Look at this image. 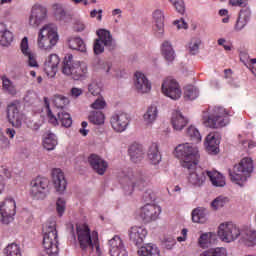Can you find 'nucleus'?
Here are the masks:
<instances>
[{
    "label": "nucleus",
    "mask_w": 256,
    "mask_h": 256,
    "mask_svg": "<svg viewBox=\"0 0 256 256\" xmlns=\"http://www.w3.org/2000/svg\"><path fill=\"white\" fill-rule=\"evenodd\" d=\"M200 45H201V39L193 38L188 45V51L190 55H197V53H199Z\"/></svg>",
    "instance_id": "8fccbe9b"
},
{
    "label": "nucleus",
    "mask_w": 256,
    "mask_h": 256,
    "mask_svg": "<svg viewBox=\"0 0 256 256\" xmlns=\"http://www.w3.org/2000/svg\"><path fill=\"white\" fill-rule=\"evenodd\" d=\"M13 42V33L7 29L4 23H0V45L7 47Z\"/></svg>",
    "instance_id": "c9c22d12"
},
{
    "label": "nucleus",
    "mask_w": 256,
    "mask_h": 256,
    "mask_svg": "<svg viewBox=\"0 0 256 256\" xmlns=\"http://www.w3.org/2000/svg\"><path fill=\"white\" fill-rule=\"evenodd\" d=\"M138 256H161V250L157 244L148 243L137 250Z\"/></svg>",
    "instance_id": "2f4dec72"
},
{
    "label": "nucleus",
    "mask_w": 256,
    "mask_h": 256,
    "mask_svg": "<svg viewBox=\"0 0 256 256\" xmlns=\"http://www.w3.org/2000/svg\"><path fill=\"white\" fill-rule=\"evenodd\" d=\"M52 183L56 193L63 195L67 191V178L65 173L60 168H54L52 170Z\"/></svg>",
    "instance_id": "a211bd4d"
},
{
    "label": "nucleus",
    "mask_w": 256,
    "mask_h": 256,
    "mask_svg": "<svg viewBox=\"0 0 256 256\" xmlns=\"http://www.w3.org/2000/svg\"><path fill=\"white\" fill-rule=\"evenodd\" d=\"M193 223H206L207 222V209L198 207L192 211Z\"/></svg>",
    "instance_id": "58836bf2"
},
{
    "label": "nucleus",
    "mask_w": 256,
    "mask_h": 256,
    "mask_svg": "<svg viewBox=\"0 0 256 256\" xmlns=\"http://www.w3.org/2000/svg\"><path fill=\"white\" fill-rule=\"evenodd\" d=\"M161 215V206L156 204H146L141 209L140 217L145 221V223H151V221H156Z\"/></svg>",
    "instance_id": "6ab92c4d"
},
{
    "label": "nucleus",
    "mask_w": 256,
    "mask_h": 256,
    "mask_svg": "<svg viewBox=\"0 0 256 256\" xmlns=\"http://www.w3.org/2000/svg\"><path fill=\"white\" fill-rule=\"evenodd\" d=\"M173 7L176 9L177 13L180 15H185V2L183 0H169Z\"/></svg>",
    "instance_id": "864d4df0"
},
{
    "label": "nucleus",
    "mask_w": 256,
    "mask_h": 256,
    "mask_svg": "<svg viewBox=\"0 0 256 256\" xmlns=\"http://www.w3.org/2000/svg\"><path fill=\"white\" fill-rule=\"evenodd\" d=\"M108 245L111 256H128L125 244H123L121 237L115 235L108 241Z\"/></svg>",
    "instance_id": "412c9836"
},
{
    "label": "nucleus",
    "mask_w": 256,
    "mask_h": 256,
    "mask_svg": "<svg viewBox=\"0 0 256 256\" xmlns=\"http://www.w3.org/2000/svg\"><path fill=\"white\" fill-rule=\"evenodd\" d=\"M176 243L177 241L175 240V238H173V236H167L163 239L162 246L164 247V249H173Z\"/></svg>",
    "instance_id": "13d9d810"
},
{
    "label": "nucleus",
    "mask_w": 256,
    "mask_h": 256,
    "mask_svg": "<svg viewBox=\"0 0 256 256\" xmlns=\"http://www.w3.org/2000/svg\"><path fill=\"white\" fill-rule=\"evenodd\" d=\"M88 162L93 171L98 175H105V171H107V167H109L107 161L96 154H91L88 158Z\"/></svg>",
    "instance_id": "b1692460"
},
{
    "label": "nucleus",
    "mask_w": 256,
    "mask_h": 256,
    "mask_svg": "<svg viewBox=\"0 0 256 256\" xmlns=\"http://www.w3.org/2000/svg\"><path fill=\"white\" fill-rule=\"evenodd\" d=\"M30 195L33 199H45L49 195V179L46 177H37L31 181Z\"/></svg>",
    "instance_id": "9d476101"
},
{
    "label": "nucleus",
    "mask_w": 256,
    "mask_h": 256,
    "mask_svg": "<svg viewBox=\"0 0 256 256\" xmlns=\"http://www.w3.org/2000/svg\"><path fill=\"white\" fill-rule=\"evenodd\" d=\"M251 173H253V160L251 158H243L239 164L234 165L233 171L229 170L231 182L240 187H243V183L247 181Z\"/></svg>",
    "instance_id": "0eeeda50"
},
{
    "label": "nucleus",
    "mask_w": 256,
    "mask_h": 256,
    "mask_svg": "<svg viewBox=\"0 0 256 256\" xmlns=\"http://www.w3.org/2000/svg\"><path fill=\"white\" fill-rule=\"evenodd\" d=\"M53 103L56 109H59V111H63L67 105H69V98L63 96V95H55L53 97Z\"/></svg>",
    "instance_id": "a18cd8bd"
},
{
    "label": "nucleus",
    "mask_w": 256,
    "mask_h": 256,
    "mask_svg": "<svg viewBox=\"0 0 256 256\" xmlns=\"http://www.w3.org/2000/svg\"><path fill=\"white\" fill-rule=\"evenodd\" d=\"M147 157L151 165H159V163H161L163 157L161 155V151H159V144L152 143L149 146Z\"/></svg>",
    "instance_id": "c756f323"
},
{
    "label": "nucleus",
    "mask_w": 256,
    "mask_h": 256,
    "mask_svg": "<svg viewBox=\"0 0 256 256\" xmlns=\"http://www.w3.org/2000/svg\"><path fill=\"white\" fill-rule=\"evenodd\" d=\"M162 93L166 97H169L170 99H173L174 101H177V99H181V87L179 86V82L175 80L173 77H167L162 82Z\"/></svg>",
    "instance_id": "ddd939ff"
},
{
    "label": "nucleus",
    "mask_w": 256,
    "mask_h": 256,
    "mask_svg": "<svg viewBox=\"0 0 256 256\" xmlns=\"http://www.w3.org/2000/svg\"><path fill=\"white\" fill-rule=\"evenodd\" d=\"M229 201L227 197L219 196L216 199H214L211 203V206L217 210L221 209V207H225V204Z\"/></svg>",
    "instance_id": "603ef678"
},
{
    "label": "nucleus",
    "mask_w": 256,
    "mask_h": 256,
    "mask_svg": "<svg viewBox=\"0 0 256 256\" xmlns=\"http://www.w3.org/2000/svg\"><path fill=\"white\" fill-rule=\"evenodd\" d=\"M240 239L247 247L256 245V231L251 228H244L241 230Z\"/></svg>",
    "instance_id": "7c9ffc66"
},
{
    "label": "nucleus",
    "mask_w": 256,
    "mask_h": 256,
    "mask_svg": "<svg viewBox=\"0 0 256 256\" xmlns=\"http://www.w3.org/2000/svg\"><path fill=\"white\" fill-rule=\"evenodd\" d=\"M199 97V90L193 85H188L184 88V98L188 101H194Z\"/></svg>",
    "instance_id": "c03bdc74"
},
{
    "label": "nucleus",
    "mask_w": 256,
    "mask_h": 256,
    "mask_svg": "<svg viewBox=\"0 0 256 256\" xmlns=\"http://www.w3.org/2000/svg\"><path fill=\"white\" fill-rule=\"evenodd\" d=\"M218 237L224 243H233L241 237V229L233 222H225L218 227Z\"/></svg>",
    "instance_id": "1a4fd4ad"
},
{
    "label": "nucleus",
    "mask_w": 256,
    "mask_h": 256,
    "mask_svg": "<svg viewBox=\"0 0 256 256\" xmlns=\"http://www.w3.org/2000/svg\"><path fill=\"white\" fill-rule=\"evenodd\" d=\"M58 123H61L62 127H71L73 125V119L71 114L67 113L65 110H59L57 113Z\"/></svg>",
    "instance_id": "37998d69"
},
{
    "label": "nucleus",
    "mask_w": 256,
    "mask_h": 256,
    "mask_svg": "<svg viewBox=\"0 0 256 256\" xmlns=\"http://www.w3.org/2000/svg\"><path fill=\"white\" fill-rule=\"evenodd\" d=\"M7 119L12 127L16 129L21 128L23 125V113L21 112V105L17 103H11L7 107Z\"/></svg>",
    "instance_id": "dca6fc26"
},
{
    "label": "nucleus",
    "mask_w": 256,
    "mask_h": 256,
    "mask_svg": "<svg viewBox=\"0 0 256 256\" xmlns=\"http://www.w3.org/2000/svg\"><path fill=\"white\" fill-rule=\"evenodd\" d=\"M134 87L137 93L144 95L145 93H149L151 91V81L147 78V76L142 72H136L134 74Z\"/></svg>",
    "instance_id": "aec40b11"
},
{
    "label": "nucleus",
    "mask_w": 256,
    "mask_h": 256,
    "mask_svg": "<svg viewBox=\"0 0 256 256\" xmlns=\"http://www.w3.org/2000/svg\"><path fill=\"white\" fill-rule=\"evenodd\" d=\"M203 123L206 127H210L211 129L226 127L229 125V113L221 106L210 108L208 112L203 115Z\"/></svg>",
    "instance_id": "423d86ee"
},
{
    "label": "nucleus",
    "mask_w": 256,
    "mask_h": 256,
    "mask_svg": "<svg viewBox=\"0 0 256 256\" xmlns=\"http://www.w3.org/2000/svg\"><path fill=\"white\" fill-rule=\"evenodd\" d=\"M207 177L209 178L213 187H225V185H227V182L225 181V176H223V174H221L217 170H207Z\"/></svg>",
    "instance_id": "72a5a7b5"
},
{
    "label": "nucleus",
    "mask_w": 256,
    "mask_h": 256,
    "mask_svg": "<svg viewBox=\"0 0 256 256\" xmlns=\"http://www.w3.org/2000/svg\"><path fill=\"white\" fill-rule=\"evenodd\" d=\"M216 238L217 235L213 232L202 233L198 239V245L202 249H207L208 247H211Z\"/></svg>",
    "instance_id": "4c0bfd02"
},
{
    "label": "nucleus",
    "mask_w": 256,
    "mask_h": 256,
    "mask_svg": "<svg viewBox=\"0 0 256 256\" xmlns=\"http://www.w3.org/2000/svg\"><path fill=\"white\" fill-rule=\"evenodd\" d=\"M130 241L139 247V245H143L145 241V237H147V229L143 226H133L128 231Z\"/></svg>",
    "instance_id": "4be33fe9"
},
{
    "label": "nucleus",
    "mask_w": 256,
    "mask_h": 256,
    "mask_svg": "<svg viewBox=\"0 0 256 256\" xmlns=\"http://www.w3.org/2000/svg\"><path fill=\"white\" fill-rule=\"evenodd\" d=\"M68 45L70 49H74L75 51H81V53H85L87 51V46L83 39L79 37H73L68 40Z\"/></svg>",
    "instance_id": "ea45409f"
},
{
    "label": "nucleus",
    "mask_w": 256,
    "mask_h": 256,
    "mask_svg": "<svg viewBox=\"0 0 256 256\" xmlns=\"http://www.w3.org/2000/svg\"><path fill=\"white\" fill-rule=\"evenodd\" d=\"M17 204L13 198H6L0 204V222L2 225L13 223L15 214L17 213Z\"/></svg>",
    "instance_id": "f8f14e48"
},
{
    "label": "nucleus",
    "mask_w": 256,
    "mask_h": 256,
    "mask_svg": "<svg viewBox=\"0 0 256 256\" xmlns=\"http://www.w3.org/2000/svg\"><path fill=\"white\" fill-rule=\"evenodd\" d=\"M105 105H107V103L105 102V100L103 98H98L96 99L92 104H91V108L92 109H96V110H101V109H105Z\"/></svg>",
    "instance_id": "052dcab7"
},
{
    "label": "nucleus",
    "mask_w": 256,
    "mask_h": 256,
    "mask_svg": "<svg viewBox=\"0 0 256 256\" xmlns=\"http://www.w3.org/2000/svg\"><path fill=\"white\" fill-rule=\"evenodd\" d=\"M59 42L57 25L45 24L38 32L37 46L42 51H51Z\"/></svg>",
    "instance_id": "39448f33"
},
{
    "label": "nucleus",
    "mask_w": 256,
    "mask_h": 256,
    "mask_svg": "<svg viewBox=\"0 0 256 256\" xmlns=\"http://www.w3.org/2000/svg\"><path fill=\"white\" fill-rule=\"evenodd\" d=\"M173 25L175 27H177V29H188L189 25L187 24V22H185V20L183 18L179 19V20H175L173 22Z\"/></svg>",
    "instance_id": "338daca9"
},
{
    "label": "nucleus",
    "mask_w": 256,
    "mask_h": 256,
    "mask_svg": "<svg viewBox=\"0 0 256 256\" xmlns=\"http://www.w3.org/2000/svg\"><path fill=\"white\" fill-rule=\"evenodd\" d=\"M88 91L91 93V95L97 96L101 94V85H99V82L92 81L88 85Z\"/></svg>",
    "instance_id": "4d7b16f0"
},
{
    "label": "nucleus",
    "mask_w": 256,
    "mask_h": 256,
    "mask_svg": "<svg viewBox=\"0 0 256 256\" xmlns=\"http://www.w3.org/2000/svg\"><path fill=\"white\" fill-rule=\"evenodd\" d=\"M4 253L6 256H21V247L19 244H9L5 249Z\"/></svg>",
    "instance_id": "09e8293b"
},
{
    "label": "nucleus",
    "mask_w": 256,
    "mask_h": 256,
    "mask_svg": "<svg viewBox=\"0 0 256 256\" xmlns=\"http://www.w3.org/2000/svg\"><path fill=\"white\" fill-rule=\"evenodd\" d=\"M240 19H243L244 21H246L247 23H249L250 19H251V9L249 8H243L238 16Z\"/></svg>",
    "instance_id": "680f3d73"
},
{
    "label": "nucleus",
    "mask_w": 256,
    "mask_h": 256,
    "mask_svg": "<svg viewBox=\"0 0 256 256\" xmlns=\"http://www.w3.org/2000/svg\"><path fill=\"white\" fill-rule=\"evenodd\" d=\"M142 199L146 203H148L149 201H155V193L153 192L152 189L148 188L143 192Z\"/></svg>",
    "instance_id": "bf43d9fd"
},
{
    "label": "nucleus",
    "mask_w": 256,
    "mask_h": 256,
    "mask_svg": "<svg viewBox=\"0 0 256 256\" xmlns=\"http://www.w3.org/2000/svg\"><path fill=\"white\" fill-rule=\"evenodd\" d=\"M129 115L125 112H116L110 118V125L116 133H123L129 127Z\"/></svg>",
    "instance_id": "f3484780"
},
{
    "label": "nucleus",
    "mask_w": 256,
    "mask_h": 256,
    "mask_svg": "<svg viewBox=\"0 0 256 256\" xmlns=\"http://www.w3.org/2000/svg\"><path fill=\"white\" fill-rule=\"evenodd\" d=\"M1 81L3 93L10 95L11 97H15V95H17V84L5 75L1 76Z\"/></svg>",
    "instance_id": "473e14b6"
},
{
    "label": "nucleus",
    "mask_w": 256,
    "mask_h": 256,
    "mask_svg": "<svg viewBox=\"0 0 256 256\" xmlns=\"http://www.w3.org/2000/svg\"><path fill=\"white\" fill-rule=\"evenodd\" d=\"M186 136H188L191 141H194V143H201V133H199V130L195 126L187 128Z\"/></svg>",
    "instance_id": "49530a36"
},
{
    "label": "nucleus",
    "mask_w": 256,
    "mask_h": 256,
    "mask_svg": "<svg viewBox=\"0 0 256 256\" xmlns=\"http://www.w3.org/2000/svg\"><path fill=\"white\" fill-rule=\"evenodd\" d=\"M59 63L61 60L57 54H51L44 62V71L48 77H55L59 71Z\"/></svg>",
    "instance_id": "5701e85b"
},
{
    "label": "nucleus",
    "mask_w": 256,
    "mask_h": 256,
    "mask_svg": "<svg viewBox=\"0 0 256 256\" xmlns=\"http://www.w3.org/2000/svg\"><path fill=\"white\" fill-rule=\"evenodd\" d=\"M188 174V183L194 189H201L205 182L207 181V170H201V168L197 167L195 164L194 168L187 169Z\"/></svg>",
    "instance_id": "2eb2a0df"
},
{
    "label": "nucleus",
    "mask_w": 256,
    "mask_h": 256,
    "mask_svg": "<svg viewBox=\"0 0 256 256\" xmlns=\"http://www.w3.org/2000/svg\"><path fill=\"white\" fill-rule=\"evenodd\" d=\"M121 185L125 195H132L135 189H143L147 185V181L143 174L131 172L122 178Z\"/></svg>",
    "instance_id": "6e6552de"
},
{
    "label": "nucleus",
    "mask_w": 256,
    "mask_h": 256,
    "mask_svg": "<svg viewBox=\"0 0 256 256\" xmlns=\"http://www.w3.org/2000/svg\"><path fill=\"white\" fill-rule=\"evenodd\" d=\"M43 247L49 256L59 255V236L57 235V224L51 221L43 227Z\"/></svg>",
    "instance_id": "7ed1b4c3"
},
{
    "label": "nucleus",
    "mask_w": 256,
    "mask_h": 256,
    "mask_svg": "<svg viewBox=\"0 0 256 256\" xmlns=\"http://www.w3.org/2000/svg\"><path fill=\"white\" fill-rule=\"evenodd\" d=\"M62 73L74 81H83L89 77V68L85 62H73V55L64 58Z\"/></svg>",
    "instance_id": "20e7f679"
},
{
    "label": "nucleus",
    "mask_w": 256,
    "mask_h": 256,
    "mask_svg": "<svg viewBox=\"0 0 256 256\" xmlns=\"http://www.w3.org/2000/svg\"><path fill=\"white\" fill-rule=\"evenodd\" d=\"M35 99H37V94L33 91H28L24 97L25 103H29L30 105L35 103Z\"/></svg>",
    "instance_id": "e2e57ef3"
},
{
    "label": "nucleus",
    "mask_w": 256,
    "mask_h": 256,
    "mask_svg": "<svg viewBox=\"0 0 256 256\" xmlns=\"http://www.w3.org/2000/svg\"><path fill=\"white\" fill-rule=\"evenodd\" d=\"M158 115H159V110H157V106L155 105L149 106L143 115V121L145 125H153V123L157 121Z\"/></svg>",
    "instance_id": "e433bc0d"
},
{
    "label": "nucleus",
    "mask_w": 256,
    "mask_h": 256,
    "mask_svg": "<svg viewBox=\"0 0 256 256\" xmlns=\"http://www.w3.org/2000/svg\"><path fill=\"white\" fill-rule=\"evenodd\" d=\"M128 154L132 163H141L145 158V149H143V145L134 143L130 145Z\"/></svg>",
    "instance_id": "bb28decb"
},
{
    "label": "nucleus",
    "mask_w": 256,
    "mask_h": 256,
    "mask_svg": "<svg viewBox=\"0 0 256 256\" xmlns=\"http://www.w3.org/2000/svg\"><path fill=\"white\" fill-rule=\"evenodd\" d=\"M74 29L78 33H81V31H85V24L81 20H76L74 23Z\"/></svg>",
    "instance_id": "774afa93"
},
{
    "label": "nucleus",
    "mask_w": 256,
    "mask_h": 256,
    "mask_svg": "<svg viewBox=\"0 0 256 256\" xmlns=\"http://www.w3.org/2000/svg\"><path fill=\"white\" fill-rule=\"evenodd\" d=\"M44 106L46 108L49 123H51L52 125H59V116L55 117V115H53V112L51 111V106L49 104V98L47 97H44Z\"/></svg>",
    "instance_id": "de8ad7c7"
},
{
    "label": "nucleus",
    "mask_w": 256,
    "mask_h": 256,
    "mask_svg": "<svg viewBox=\"0 0 256 256\" xmlns=\"http://www.w3.org/2000/svg\"><path fill=\"white\" fill-rule=\"evenodd\" d=\"M153 20H154V32L156 37H163V34L165 33V16L163 15V11L156 10L152 14Z\"/></svg>",
    "instance_id": "a878e982"
},
{
    "label": "nucleus",
    "mask_w": 256,
    "mask_h": 256,
    "mask_svg": "<svg viewBox=\"0 0 256 256\" xmlns=\"http://www.w3.org/2000/svg\"><path fill=\"white\" fill-rule=\"evenodd\" d=\"M76 235L83 255L91 256V253H95L98 256L103 255L101 246H99V234L97 231L91 232V229L86 224H77Z\"/></svg>",
    "instance_id": "f257e3e1"
},
{
    "label": "nucleus",
    "mask_w": 256,
    "mask_h": 256,
    "mask_svg": "<svg viewBox=\"0 0 256 256\" xmlns=\"http://www.w3.org/2000/svg\"><path fill=\"white\" fill-rule=\"evenodd\" d=\"M161 53L168 63H173V61H175V50L169 40H165L161 44Z\"/></svg>",
    "instance_id": "f704fd0d"
},
{
    "label": "nucleus",
    "mask_w": 256,
    "mask_h": 256,
    "mask_svg": "<svg viewBox=\"0 0 256 256\" xmlns=\"http://www.w3.org/2000/svg\"><path fill=\"white\" fill-rule=\"evenodd\" d=\"M53 9L55 17L59 19V21H63V19H65V16L67 15L65 9H63V6L61 4H54Z\"/></svg>",
    "instance_id": "3c124183"
},
{
    "label": "nucleus",
    "mask_w": 256,
    "mask_h": 256,
    "mask_svg": "<svg viewBox=\"0 0 256 256\" xmlns=\"http://www.w3.org/2000/svg\"><path fill=\"white\" fill-rule=\"evenodd\" d=\"M187 123H189V121L187 120V118H185V116H183L181 111L174 110L172 112L171 125L174 131H182L183 128L187 125Z\"/></svg>",
    "instance_id": "cd10ccee"
},
{
    "label": "nucleus",
    "mask_w": 256,
    "mask_h": 256,
    "mask_svg": "<svg viewBox=\"0 0 256 256\" xmlns=\"http://www.w3.org/2000/svg\"><path fill=\"white\" fill-rule=\"evenodd\" d=\"M213 256H227V249L223 247L211 248Z\"/></svg>",
    "instance_id": "69168bd1"
},
{
    "label": "nucleus",
    "mask_w": 256,
    "mask_h": 256,
    "mask_svg": "<svg viewBox=\"0 0 256 256\" xmlns=\"http://www.w3.org/2000/svg\"><path fill=\"white\" fill-rule=\"evenodd\" d=\"M98 39L94 42V53L95 55H101L105 51V47L108 49H115V40L111 32L105 29L97 31Z\"/></svg>",
    "instance_id": "9b49d317"
},
{
    "label": "nucleus",
    "mask_w": 256,
    "mask_h": 256,
    "mask_svg": "<svg viewBox=\"0 0 256 256\" xmlns=\"http://www.w3.org/2000/svg\"><path fill=\"white\" fill-rule=\"evenodd\" d=\"M47 20V8L41 4H35L30 12L28 23L30 27L37 29Z\"/></svg>",
    "instance_id": "4468645a"
},
{
    "label": "nucleus",
    "mask_w": 256,
    "mask_h": 256,
    "mask_svg": "<svg viewBox=\"0 0 256 256\" xmlns=\"http://www.w3.org/2000/svg\"><path fill=\"white\" fill-rule=\"evenodd\" d=\"M67 208V201L63 198H58L56 201V211L59 217H63V213H65V209Z\"/></svg>",
    "instance_id": "5fc2aeb1"
},
{
    "label": "nucleus",
    "mask_w": 256,
    "mask_h": 256,
    "mask_svg": "<svg viewBox=\"0 0 256 256\" xmlns=\"http://www.w3.org/2000/svg\"><path fill=\"white\" fill-rule=\"evenodd\" d=\"M57 144V136L54 133L49 132L48 134H46L43 140L44 149H47V151H53V149L57 147Z\"/></svg>",
    "instance_id": "a19ab883"
},
{
    "label": "nucleus",
    "mask_w": 256,
    "mask_h": 256,
    "mask_svg": "<svg viewBox=\"0 0 256 256\" xmlns=\"http://www.w3.org/2000/svg\"><path fill=\"white\" fill-rule=\"evenodd\" d=\"M174 155L180 159L184 169H195V165H199V149L189 143H183L176 146Z\"/></svg>",
    "instance_id": "f03ea898"
},
{
    "label": "nucleus",
    "mask_w": 256,
    "mask_h": 256,
    "mask_svg": "<svg viewBox=\"0 0 256 256\" xmlns=\"http://www.w3.org/2000/svg\"><path fill=\"white\" fill-rule=\"evenodd\" d=\"M219 143H221V141L215 133L208 134L205 140L207 153L217 155V153H219Z\"/></svg>",
    "instance_id": "c85d7f7f"
},
{
    "label": "nucleus",
    "mask_w": 256,
    "mask_h": 256,
    "mask_svg": "<svg viewBox=\"0 0 256 256\" xmlns=\"http://www.w3.org/2000/svg\"><path fill=\"white\" fill-rule=\"evenodd\" d=\"M249 22H247L246 20L238 17L236 24H235V31H243V29H245V27L247 26Z\"/></svg>",
    "instance_id": "0e129e2a"
},
{
    "label": "nucleus",
    "mask_w": 256,
    "mask_h": 256,
    "mask_svg": "<svg viewBox=\"0 0 256 256\" xmlns=\"http://www.w3.org/2000/svg\"><path fill=\"white\" fill-rule=\"evenodd\" d=\"M88 121H90L92 125H104L105 114L101 111H91L88 115Z\"/></svg>",
    "instance_id": "79ce46f5"
},
{
    "label": "nucleus",
    "mask_w": 256,
    "mask_h": 256,
    "mask_svg": "<svg viewBox=\"0 0 256 256\" xmlns=\"http://www.w3.org/2000/svg\"><path fill=\"white\" fill-rule=\"evenodd\" d=\"M20 49L22 54L27 57V63L29 67H39V63H37V56L31 51V49H29V38L24 37L22 39Z\"/></svg>",
    "instance_id": "393cba45"
},
{
    "label": "nucleus",
    "mask_w": 256,
    "mask_h": 256,
    "mask_svg": "<svg viewBox=\"0 0 256 256\" xmlns=\"http://www.w3.org/2000/svg\"><path fill=\"white\" fill-rule=\"evenodd\" d=\"M97 69L103 71L107 75H111V71H113V65L110 62L99 61Z\"/></svg>",
    "instance_id": "6e6d98bb"
}]
</instances>
